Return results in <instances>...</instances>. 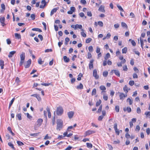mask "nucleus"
<instances>
[{
  "label": "nucleus",
  "mask_w": 150,
  "mask_h": 150,
  "mask_svg": "<svg viewBox=\"0 0 150 150\" xmlns=\"http://www.w3.org/2000/svg\"><path fill=\"white\" fill-rule=\"evenodd\" d=\"M137 113L140 114L141 112V110L140 108L139 107H138L137 109Z\"/></svg>",
  "instance_id": "49"
},
{
  "label": "nucleus",
  "mask_w": 150,
  "mask_h": 150,
  "mask_svg": "<svg viewBox=\"0 0 150 150\" xmlns=\"http://www.w3.org/2000/svg\"><path fill=\"white\" fill-rule=\"evenodd\" d=\"M57 124L56 129L60 131L63 127V121L61 120L58 119L57 121Z\"/></svg>",
  "instance_id": "1"
},
{
  "label": "nucleus",
  "mask_w": 150,
  "mask_h": 150,
  "mask_svg": "<svg viewBox=\"0 0 150 150\" xmlns=\"http://www.w3.org/2000/svg\"><path fill=\"white\" fill-rule=\"evenodd\" d=\"M88 58L90 59L92 57V55L91 53L88 52L87 54Z\"/></svg>",
  "instance_id": "62"
},
{
  "label": "nucleus",
  "mask_w": 150,
  "mask_h": 150,
  "mask_svg": "<svg viewBox=\"0 0 150 150\" xmlns=\"http://www.w3.org/2000/svg\"><path fill=\"white\" fill-rule=\"evenodd\" d=\"M127 102H129L130 105H132V100L129 98H128L127 99Z\"/></svg>",
  "instance_id": "30"
},
{
  "label": "nucleus",
  "mask_w": 150,
  "mask_h": 150,
  "mask_svg": "<svg viewBox=\"0 0 150 150\" xmlns=\"http://www.w3.org/2000/svg\"><path fill=\"white\" fill-rule=\"evenodd\" d=\"M16 82L18 84H19V82H20V80H19V78L17 77L16 79Z\"/></svg>",
  "instance_id": "54"
},
{
  "label": "nucleus",
  "mask_w": 150,
  "mask_h": 150,
  "mask_svg": "<svg viewBox=\"0 0 150 150\" xmlns=\"http://www.w3.org/2000/svg\"><path fill=\"white\" fill-rule=\"evenodd\" d=\"M25 53L24 52H22V54L20 55L21 60H24L25 59Z\"/></svg>",
  "instance_id": "17"
},
{
  "label": "nucleus",
  "mask_w": 150,
  "mask_h": 150,
  "mask_svg": "<svg viewBox=\"0 0 150 150\" xmlns=\"http://www.w3.org/2000/svg\"><path fill=\"white\" fill-rule=\"evenodd\" d=\"M81 3L83 4H86V2L85 0H81Z\"/></svg>",
  "instance_id": "61"
},
{
  "label": "nucleus",
  "mask_w": 150,
  "mask_h": 150,
  "mask_svg": "<svg viewBox=\"0 0 150 150\" xmlns=\"http://www.w3.org/2000/svg\"><path fill=\"white\" fill-rule=\"evenodd\" d=\"M144 114L146 115V117L150 118V111L146 112Z\"/></svg>",
  "instance_id": "21"
},
{
  "label": "nucleus",
  "mask_w": 150,
  "mask_h": 150,
  "mask_svg": "<svg viewBox=\"0 0 150 150\" xmlns=\"http://www.w3.org/2000/svg\"><path fill=\"white\" fill-rule=\"evenodd\" d=\"M38 63L40 64H42L43 63V61H42V59L40 58H39L38 60Z\"/></svg>",
  "instance_id": "46"
},
{
  "label": "nucleus",
  "mask_w": 150,
  "mask_h": 150,
  "mask_svg": "<svg viewBox=\"0 0 150 150\" xmlns=\"http://www.w3.org/2000/svg\"><path fill=\"white\" fill-rule=\"evenodd\" d=\"M84 31H82V32H81V35L83 37H86V35Z\"/></svg>",
  "instance_id": "42"
},
{
  "label": "nucleus",
  "mask_w": 150,
  "mask_h": 150,
  "mask_svg": "<svg viewBox=\"0 0 150 150\" xmlns=\"http://www.w3.org/2000/svg\"><path fill=\"white\" fill-rule=\"evenodd\" d=\"M77 28L81 29L82 31H84V30L82 29V26L81 25L76 24L75 25V30H76Z\"/></svg>",
  "instance_id": "11"
},
{
  "label": "nucleus",
  "mask_w": 150,
  "mask_h": 150,
  "mask_svg": "<svg viewBox=\"0 0 150 150\" xmlns=\"http://www.w3.org/2000/svg\"><path fill=\"white\" fill-rule=\"evenodd\" d=\"M70 10L72 12H74L75 11V8L74 7H71L70 8Z\"/></svg>",
  "instance_id": "60"
},
{
  "label": "nucleus",
  "mask_w": 150,
  "mask_h": 150,
  "mask_svg": "<svg viewBox=\"0 0 150 150\" xmlns=\"http://www.w3.org/2000/svg\"><path fill=\"white\" fill-rule=\"evenodd\" d=\"M110 57V55L109 53H107L104 59L105 60H107Z\"/></svg>",
  "instance_id": "27"
},
{
  "label": "nucleus",
  "mask_w": 150,
  "mask_h": 150,
  "mask_svg": "<svg viewBox=\"0 0 150 150\" xmlns=\"http://www.w3.org/2000/svg\"><path fill=\"white\" fill-rule=\"evenodd\" d=\"M129 90L130 89H129L126 85H125L123 88V90L126 93L128 92Z\"/></svg>",
  "instance_id": "19"
},
{
  "label": "nucleus",
  "mask_w": 150,
  "mask_h": 150,
  "mask_svg": "<svg viewBox=\"0 0 150 150\" xmlns=\"http://www.w3.org/2000/svg\"><path fill=\"white\" fill-rule=\"evenodd\" d=\"M83 88V84L80 83L79 86H77L76 87V88L77 89H82Z\"/></svg>",
  "instance_id": "24"
},
{
  "label": "nucleus",
  "mask_w": 150,
  "mask_h": 150,
  "mask_svg": "<svg viewBox=\"0 0 150 150\" xmlns=\"http://www.w3.org/2000/svg\"><path fill=\"white\" fill-rule=\"evenodd\" d=\"M115 74L118 77H120V73L119 71L117 70H114V72Z\"/></svg>",
  "instance_id": "25"
},
{
  "label": "nucleus",
  "mask_w": 150,
  "mask_h": 150,
  "mask_svg": "<svg viewBox=\"0 0 150 150\" xmlns=\"http://www.w3.org/2000/svg\"><path fill=\"white\" fill-rule=\"evenodd\" d=\"M140 43L141 45V46L143 48V46L144 45V43L143 42V40H142L141 38H140Z\"/></svg>",
  "instance_id": "39"
},
{
  "label": "nucleus",
  "mask_w": 150,
  "mask_h": 150,
  "mask_svg": "<svg viewBox=\"0 0 150 150\" xmlns=\"http://www.w3.org/2000/svg\"><path fill=\"white\" fill-rule=\"evenodd\" d=\"M47 110L48 113V116L49 118H50L51 117V114L50 110V109L49 108H47L46 109Z\"/></svg>",
  "instance_id": "28"
},
{
  "label": "nucleus",
  "mask_w": 150,
  "mask_h": 150,
  "mask_svg": "<svg viewBox=\"0 0 150 150\" xmlns=\"http://www.w3.org/2000/svg\"><path fill=\"white\" fill-rule=\"evenodd\" d=\"M96 88H94L92 92V95H94L96 94Z\"/></svg>",
  "instance_id": "33"
},
{
  "label": "nucleus",
  "mask_w": 150,
  "mask_h": 150,
  "mask_svg": "<svg viewBox=\"0 0 150 150\" xmlns=\"http://www.w3.org/2000/svg\"><path fill=\"white\" fill-rule=\"evenodd\" d=\"M33 31H37L39 32H41L42 30L41 29L38 28H34L32 29Z\"/></svg>",
  "instance_id": "34"
},
{
  "label": "nucleus",
  "mask_w": 150,
  "mask_h": 150,
  "mask_svg": "<svg viewBox=\"0 0 150 150\" xmlns=\"http://www.w3.org/2000/svg\"><path fill=\"white\" fill-rule=\"evenodd\" d=\"M115 110L116 112H118L119 111V107L118 105L116 106L115 108Z\"/></svg>",
  "instance_id": "44"
},
{
  "label": "nucleus",
  "mask_w": 150,
  "mask_h": 150,
  "mask_svg": "<svg viewBox=\"0 0 150 150\" xmlns=\"http://www.w3.org/2000/svg\"><path fill=\"white\" fill-rule=\"evenodd\" d=\"M121 25H122V27H123V28H127V25L124 22H122L121 23Z\"/></svg>",
  "instance_id": "31"
},
{
  "label": "nucleus",
  "mask_w": 150,
  "mask_h": 150,
  "mask_svg": "<svg viewBox=\"0 0 150 150\" xmlns=\"http://www.w3.org/2000/svg\"><path fill=\"white\" fill-rule=\"evenodd\" d=\"M117 123L116 122L114 123V128L115 129V130H116L117 129Z\"/></svg>",
  "instance_id": "56"
},
{
  "label": "nucleus",
  "mask_w": 150,
  "mask_h": 150,
  "mask_svg": "<svg viewBox=\"0 0 150 150\" xmlns=\"http://www.w3.org/2000/svg\"><path fill=\"white\" fill-rule=\"evenodd\" d=\"M92 40V39L90 38L87 39L86 40V42L87 43H89Z\"/></svg>",
  "instance_id": "48"
},
{
  "label": "nucleus",
  "mask_w": 150,
  "mask_h": 150,
  "mask_svg": "<svg viewBox=\"0 0 150 150\" xmlns=\"http://www.w3.org/2000/svg\"><path fill=\"white\" fill-rule=\"evenodd\" d=\"M87 15L90 17H91L92 16V14L91 11H88L87 12Z\"/></svg>",
  "instance_id": "58"
},
{
  "label": "nucleus",
  "mask_w": 150,
  "mask_h": 150,
  "mask_svg": "<svg viewBox=\"0 0 150 150\" xmlns=\"http://www.w3.org/2000/svg\"><path fill=\"white\" fill-rule=\"evenodd\" d=\"M58 8H54L53 9H52L51 12L50 14V16H52L53 14L54 13H55L58 10Z\"/></svg>",
  "instance_id": "12"
},
{
  "label": "nucleus",
  "mask_w": 150,
  "mask_h": 150,
  "mask_svg": "<svg viewBox=\"0 0 150 150\" xmlns=\"http://www.w3.org/2000/svg\"><path fill=\"white\" fill-rule=\"evenodd\" d=\"M127 96V95H125L123 93H120L119 95L120 98V100H123Z\"/></svg>",
  "instance_id": "8"
},
{
  "label": "nucleus",
  "mask_w": 150,
  "mask_h": 150,
  "mask_svg": "<svg viewBox=\"0 0 150 150\" xmlns=\"http://www.w3.org/2000/svg\"><path fill=\"white\" fill-rule=\"evenodd\" d=\"M63 59L64 61L66 62H68L69 61V59L66 56H64L63 57Z\"/></svg>",
  "instance_id": "20"
},
{
  "label": "nucleus",
  "mask_w": 150,
  "mask_h": 150,
  "mask_svg": "<svg viewBox=\"0 0 150 150\" xmlns=\"http://www.w3.org/2000/svg\"><path fill=\"white\" fill-rule=\"evenodd\" d=\"M93 76L95 79H97L99 78V76L97 74V71L96 69L93 70Z\"/></svg>",
  "instance_id": "5"
},
{
  "label": "nucleus",
  "mask_w": 150,
  "mask_h": 150,
  "mask_svg": "<svg viewBox=\"0 0 150 150\" xmlns=\"http://www.w3.org/2000/svg\"><path fill=\"white\" fill-rule=\"evenodd\" d=\"M8 145L10 146L11 147V148H13V149L14 147L13 146V144H12L11 142H9L8 143Z\"/></svg>",
  "instance_id": "59"
},
{
  "label": "nucleus",
  "mask_w": 150,
  "mask_h": 150,
  "mask_svg": "<svg viewBox=\"0 0 150 150\" xmlns=\"http://www.w3.org/2000/svg\"><path fill=\"white\" fill-rule=\"evenodd\" d=\"M88 50L90 52H92L93 50V49L92 46H90L88 47Z\"/></svg>",
  "instance_id": "51"
},
{
  "label": "nucleus",
  "mask_w": 150,
  "mask_h": 150,
  "mask_svg": "<svg viewBox=\"0 0 150 150\" xmlns=\"http://www.w3.org/2000/svg\"><path fill=\"white\" fill-rule=\"evenodd\" d=\"M7 44L8 45H9L11 43V42L10 40L9 39H7L6 40Z\"/></svg>",
  "instance_id": "63"
},
{
  "label": "nucleus",
  "mask_w": 150,
  "mask_h": 150,
  "mask_svg": "<svg viewBox=\"0 0 150 150\" xmlns=\"http://www.w3.org/2000/svg\"><path fill=\"white\" fill-rule=\"evenodd\" d=\"M79 15L81 17H84V18L85 19H86V16H85L84 14L83 13L81 12V13H79Z\"/></svg>",
  "instance_id": "35"
},
{
  "label": "nucleus",
  "mask_w": 150,
  "mask_h": 150,
  "mask_svg": "<svg viewBox=\"0 0 150 150\" xmlns=\"http://www.w3.org/2000/svg\"><path fill=\"white\" fill-rule=\"evenodd\" d=\"M102 115L98 117V120L99 121H101L103 118L104 117L105 115L106 112L105 110H103L102 111Z\"/></svg>",
  "instance_id": "4"
},
{
  "label": "nucleus",
  "mask_w": 150,
  "mask_h": 150,
  "mask_svg": "<svg viewBox=\"0 0 150 150\" xmlns=\"http://www.w3.org/2000/svg\"><path fill=\"white\" fill-rule=\"evenodd\" d=\"M74 113L73 111H70L68 113V117L69 118H72L74 115Z\"/></svg>",
  "instance_id": "13"
},
{
  "label": "nucleus",
  "mask_w": 150,
  "mask_h": 150,
  "mask_svg": "<svg viewBox=\"0 0 150 150\" xmlns=\"http://www.w3.org/2000/svg\"><path fill=\"white\" fill-rule=\"evenodd\" d=\"M124 111H127L128 112H131L132 110L131 108L129 107H127V108H124L123 109Z\"/></svg>",
  "instance_id": "14"
},
{
  "label": "nucleus",
  "mask_w": 150,
  "mask_h": 150,
  "mask_svg": "<svg viewBox=\"0 0 150 150\" xmlns=\"http://www.w3.org/2000/svg\"><path fill=\"white\" fill-rule=\"evenodd\" d=\"M134 83V81H130L129 82V84L131 86H132Z\"/></svg>",
  "instance_id": "53"
},
{
  "label": "nucleus",
  "mask_w": 150,
  "mask_h": 150,
  "mask_svg": "<svg viewBox=\"0 0 150 150\" xmlns=\"http://www.w3.org/2000/svg\"><path fill=\"white\" fill-rule=\"evenodd\" d=\"M122 53H126L127 51V48L126 47H124L122 49Z\"/></svg>",
  "instance_id": "32"
},
{
  "label": "nucleus",
  "mask_w": 150,
  "mask_h": 150,
  "mask_svg": "<svg viewBox=\"0 0 150 150\" xmlns=\"http://www.w3.org/2000/svg\"><path fill=\"white\" fill-rule=\"evenodd\" d=\"M16 117L19 120H21L22 119L21 114V113H18L16 115Z\"/></svg>",
  "instance_id": "23"
},
{
  "label": "nucleus",
  "mask_w": 150,
  "mask_h": 150,
  "mask_svg": "<svg viewBox=\"0 0 150 150\" xmlns=\"http://www.w3.org/2000/svg\"><path fill=\"white\" fill-rule=\"evenodd\" d=\"M123 70L125 71H127L128 70L127 65H125L123 67Z\"/></svg>",
  "instance_id": "45"
},
{
  "label": "nucleus",
  "mask_w": 150,
  "mask_h": 150,
  "mask_svg": "<svg viewBox=\"0 0 150 150\" xmlns=\"http://www.w3.org/2000/svg\"><path fill=\"white\" fill-rule=\"evenodd\" d=\"M27 116L28 118L29 119H31L32 118V117L30 115L29 113H27Z\"/></svg>",
  "instance_id": "57"
},
{
  "label": "nucleus",
  "mask_w": 150,
  "mask_h": 150,
  "mask_svg": "<svg viewBox=\"0 0 150 150\" xmlns=\"http://www.w3.org/2000/svg\"><path fill=\"white\" fill-rule=\"evenodd\" d=\"M108 74V72L107 71H104L103 73V75L104 77H106L107 76Z\"/></svg>",
  "instance_id": "41"
},
{
  "label": "nucleus",
  "mask_w": 150,
  "mask_h": 150,
  "mask_svg": "<svg viewBox=\"0 0 150 150\" xmlns=\"http://www.w3.org/2000/svg\"><path fill=\"white\" fill-rule=\"evenodd\" d=\"M98 10L100 11L105 12V11L104 9V6L103 5H101L98 9Z\"/></svg>",
  "instance_id": "15"
},
{
  "label": "nucleus",
  "mask_w": 150,
  "mask_h": 150,
  "mask_svg": "<svg viewBox=\"0 0 150 150\" xmlns=\"http://www.w3.org/2000/svg\"><path fill=\"white\" fill-rule=\"evenodd\" d=\"M31 64V60L29 59L24 64L25 67V68H27L29 67Z\"/></svg>",
  "instance_id": "6"
},
{
  "label": "nucleus",
  "mask_w": 150,
  "mask_h": 150,
  "mask_svg": "<svg viewBox=\"0 0 150 150\" xmlns=\"http://www.w3.org/2000/svg\"><path fill=\"white\" fill-rule=\"evenodd\" d=\"M72 147L70 146H68V147L67 148L64 150H70Z\"/></svg>",
  "instance_id": "64"
},
{
  "label": "nucleus",
  "mask_w": 150,
  "mask_h": 150,
  "mask_svg": "<svg viewBox=\"0 0 150 150\" xmlns=\"http://www.w3.org/2000/svg\"><path fill=\"white\" fill-rule=\"evenodd\" d=\"M16 53V51H12L10 52L9 54L8 55V57L9 58L11 57H13V55Z\"/></svg>",
  "instance_id": "16"
},
{
  "label": "nucleus",
  "mask_w": 150,
  "mask_h": 150,
  "mask_svg": "<svg viewBox=\"0 0 150 150\" xmlns=\"http://www.w3.org/2000/svg\"><path fill=\"white\" fill-rule=\"evenodd\" d=\"M35 15L34 14H32L30 15V17L33 20H34L35 19Z\"/></svg>",
  "instance_id": "52"
},
{
  "label": "nucleus",
  "mask_w": 150,
  "mask_h": 150,
  "mask_svg": "<svg viewBox=\"0 0 150 150\" xmlns=\"http://www.w3.org/2000/svg\"><path fill=\"white\" fill-rule=\"evenodd\" d=\"M96 132L95 131L92 130H88L85 133L84 137H86L87 135H89L90 134H94Z\"/></svg>",
  "instance_id": "3"
},
{
  "label": "nucleus",
  "mask_w": 150,
  "mask_h": 150,
  "mask_svg": "<svg viewBox=\"0 0 150 150\" xmlns=\"http://www.w3.org/2000/svg\"><path fill=\"white\" fill-rule=\"evenodd\" d=\"M117 6L119 10H120L121 11L123 12L124 11V10L120 6L119 4H117Z\"/></svg>",
  "instance_id": "29"
},
{
  "label": "nucleus",
  "mask_w": 150,
  "mask_h": 150,
  "mask_svg": "<svg viewBox=\"0 0 150 150\" xmlns=\"http://www.w3.org/2000/svg\"><path fill=\"white\" fill-rule=\"evenodd\" d=\"M15 99V98H13L12 99V100H11V102H10V103H9V107H8V108H9V109L10 108H11V105L13 104V102Z\"/></svg>",
  "instance_id": "26"
},
{
  "label": "nucleus",
  "mask_w": 150,
  "mask_h": 150,
  "mask_svg": "<svg viewBox=\"0 0 150 150\" xmlns=\"http://www.w3.org/2000/svg\"><path fill=\"white\" fill-rule=\"evenodd\" d=\"M38 133H34V134H30V135L31 136H33V137H35L37 136L38 134Z\"/></svg>",
  "instance_id": "43"
},
{
  "label": "nucleus",
  "mask_w": 150,
  "mask_h": 150,
  "mask_svg": "<svg viewBox=\"0 0 150 150\" xmlns=\"http://www.w3.org/2000/svg\"><path fill=\"white\" fill-rule=\"evenodd\" d=\"M94 61L93 59H92L90 61V63L89 65V68L90 69H92L93 68V62Z\"/></svg>",
  "instance_id": "10"
},
{
  "label": "nucleus",
  "mask_w": 150,
  "mask_h": 150,
  "mask_svg": "<svg viewBox=\"0 0 150 150\" xmlns=\"http://www.w3.org/2000/svg\"><path fill=\"white\" fill-rule=\"evenodd\" d=\"M102 105H100L98 109V111H97V112L99 113L102 110Z\"/></svg>",
  "instance_id": "38"
},
{
  "label": "nucleus",
  "mask_w": 150,
  "mask_h": 150,
  "mask_svg": "<svg viewBox=\"0 0 150 150\" xmlns=\"http://www.w3.org/2000/svg\"><path fill=\"white\" fill-rule=\"evenodd\" d=\"M98 24L99 25H100L101 27H102L103 26V23L102 21H98Z\"/></svg>",
  "instance_id": "50"
},
{
  "label": "nucleus",
  "mask_w": 150,
  "mask_h": 150,
  "mask_svg": "<svg viewBox=\"0 0 150 150\" xmlns=\"http://www.w3.org/2000/svg\"><path fill=\"white\" fill-rule=\"evenodd\" d=\"M15 36L16 38L17 39H20L21 38V35L17 33H15Z\"/></svg>",
  "instance_id": "22"
},
{
  "label": "nucleus",
  "mask_w": 150,
  "mask_h": 150,
  "mask_svg": "<svg viewBox=\"0 0 150 150\" xmlns=\"http://www.w3.org/2000/svg\"><path fill=\"white\" fill-rule=\"evenodd\" d=\"M63 110L62 108L59 107L57 108V113L59 115H61L63 113Z\"/></svg>",
  "instance_id": "2"
},
{
  "label": "nucleus",
  "mask_w": 150,
  "mask_h": 150,
  "mask_svg": "<svg viewBox=\"0 0 150 150\" xmlns=\"http://www.w3.org/2000/svg\"><path fill=\"white\" fill-rule=\"evenodd\" d=\"M133 77L134 79H137L138 77L137 74L135 73H134L133 74Z\"/></svg>",
  "instance_id": "55"
},
{
  "label": "nucleus",
  "mask_w": 150,
  "mask_h": 150,
  "mask_svg": "<svg viewBox=\"0 0 150 150\" xmlns=\"http://www.w3.org/2000/svg\"><path fill=\"white\" fill-rule=\"evenodd\" d=\"M101 101L100 100H99L96 103V106H99L100 104H101Z\"/></svg>",
  "instance_id": "36"
},
{
  "label": "nucleus",
  "mask_w": 150,
  "mask_h": 150,
  "mask_svg": "<svg viewBox=\"0 0 150 150\" xmlns=\"http://www.w3.org/2000/svg\"><path fill=\"white\" fill-rule=\"evenodd\" d=\"M17 143L19 146H22L24 144L23 143L20 141H17Z\"/></svg>",
  "instance_id": "47"
},
{
  "label": "nucleus",
  "mask_w": 150,
  "mask_h": 150,
  "mask_svg": "<svg viewBox=\"0 0 150 150\" xmlns=\"http://www.w3.org/2000/svg\"><path fill=\"white\" fill-rule=\"evenodd\" d=\"M100 89L102 91H104L106 89V88L103 86H101L100 87Z\"/></svg>",
  "instance_id": "40"
},
{
  "label": "nucleus",
  "mask_w": 150,
  "mask_h": 150,
  "mask_svg": "<svg viewBox=\"0 0 150 150\" xmlns=\"http://www.w3.org/2000/svg\"><path fill=\"white\" fill-rule=\"evenodd\" d=\"M4 61L3 60L1 59L0 60V66L1 69H4Z\"/></svg>",
  "instance_id": "18"
},
{
  "label": "nucleus",
  "mask_w": 150,
  "mask_h": 150,
  "mask_svg": "<svg viewBox=\"0 0 150 150\" xmlns=\"http://www.w3.org/2000/svg\"><path fill=\"white\" fill-rule=\"evenodd\" d=\"M43 122V120L41 119H38L37 121V125L36 127H39L40 126Z\"/></svg>",
  "instance_id": "7"
},
{
  "label": "nucleus",
  "mask_w": 150,
  "mask_h": 150,
  "mask_svg": "<svg viewBox=\"0 0 150 150\" xmlns=\"http://www.w3.org/2000/svg\"><path fill=\"white\" fill-rule=\"evenodd\" d=\"M86 145L87 146L88 148H91L92 147L93 145L91 143H86Z\"/></svg>",
  "instance_id": "37"
},
{
  "label": "nucleus",
  "mask_w": 150,
  "mask_h": 150,
  "mask_svg": "<svg viewBox=\"0 0 150 150\" xmlns=\"http://www.w3.org/2000/svg\"><path fill=\"white\" fill-rule=\"evenodd\" d=\"M4 21H5V17H2L0 18V21L1 24V25L4 26L5 25V24L4 23Z\"/></svg>",
  "instance_id": "9"
}]
</instances>
